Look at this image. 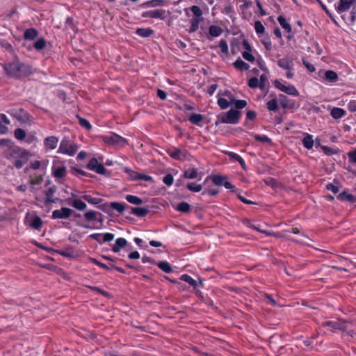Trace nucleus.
I'll return each mask as SVG.
<instances>
[{
  "label": "nucleus",
  "instance_id": "79ce46f5",
  "mask_svg": "<svg viewBox=\"0 0 356 356\" xmlns=\"http://www.w3.org/2000/svg\"><path fill=\"white\" fill-rule=\"evenodd\" d=\"M158 267L163 272L169 273L172 271V268L168 261H160L157 264Z\"/></svg>",
  "mask_w": 356,
  "mask_h": 356
},
{
  "label": "nucleus",
  "instance_id": "5fc2aeb1",
  "mask_svg": "<svg viewBox=\"0 0 356 356\" xmlns=\"http://www.w3.org/2000/svg\"><path fill=\"white\" fill-rule=\"evenodd\" d=\"M191 10L193 12L194 15H195L196 18H202V11L201 8L197 6H193L191 7Z\"/></svg>",
  "mask_w": 356,
  "mask_h": 356
},
{
  "label": "nucleus",
  "instance_id": "774afa93",
  "mask_svg": "<svg viewBox=\"0 0 356 356\" xmlns=\"http://www.w3.org/2000/svg\"><path fill=\"white\" fill-rule=\"evenodd\" d=\"M257 113L254 111H248L246 113V118L248 120H253L256 118Z\"/></svg>",
  "mask_w": 356,
  "mask_h": 356
},
{
  "label": "nucleus",
  "instance_id": "4c0bfd02",
  "mask_svg": "<svg viewBox=\"0 0 356 356\" xmlns=\"http://www.w3.org/2000/svg\"><path fill=\"white\" fill-rule=\"evenodd\" d=\"M277 21L279 22L282 27L284 29H285L288 33H290L291 31V25L288 22H286L285 18L283 16H279L277 17Z\"/></svg>",
  "mask_w": 356,
  "mask_h": 356
},
{
  "label": "nucleus",
  "instance_id": "2eb2a0df",
  "mask_svg": "<svg viewBox=\"0 0 356 356\" xmlns=\"http://www.w3.org/2000/svg\"><path fill=\"white\" fill-rule=\"evenodd\" d=\"M66 202L69 205L79 211H84L87 208L86 204L79 198H67Z\"/></svg>",
  "mask_w": 356,
  "mask_h": 356
},
{
  "label": "nucleus",
  "instance_id": "4d7b16f0",
  "mask_svg": "<svg viewBox=\"0 0 356 356\" xmlns=\"http://www.w3.org/2000/svg\"><path fill=\"white\" fill-rule=\"evenodd\" d=\"M173 176L171 174L166 175L163 179V183L168 186L173 184Z\"/></svg>",
  "mask_w": 356,
  "mask_h": 356
},
{
  "label": "nucleus",
  "instance_id": "09e8293b",
  "mask_svg": "<svg viewBox=\"0 0 356 356\" xmlns=\"http://www.w3.org/2000/svg\"><path fill=\"white\" fill-rule=\"evenodd\" d=\"M42 224V221L39 216H35L31 225L35 229H40Z\"/></svg>",
  "mask_w": 356,
  "mask_h": 356
},
{
  "label": "nucleus",
  "instance_id": "c85d7f7f",
  "mask_svg": "<svg viewBox=\"0 0 356 356\" xmlns=\"http://www.w3.org/2000/svg\"><path fill=\"white\" fill-rule=\"evenodd\" d=\"M330 114L333 118L339 119L346 115V111L340 108H334L332 109Z\"/></svg>",
  "mask_w": 356,
  "mask_h": 356
},
{
  "label": "nucleus",
  "instance_id": "6e6d98bb",
  "mask_svg": "<svg viewBox=\"0 0 356 356\" xmlns=\"http://www.w3.org/2000/svg\"><path fill=\"white\" fill-rule=\"evenodd\" d=\"M254 29L257 33L259 34L264 33L265 31V28L260 21H256L254 22Z\"/></svg>",
  "mask_w": 356,
  "mask_h": 356
},
{
  "label": "nucleus",
  "instance_id": "3c124183",
  "mask_svg": "<svg viewBox=\"0 0 356 356\" xmlns=\"http://www.w3.org/2000/svg\"><path fill=\"white\" fill-rule=\"evenodd\" d=\"M234 103L235 104V107L237 109L243 108L247 105V102L245 100H235L233 99L231 100V104H234Z\"/></svg>",
  "mask_w": 356,
  "mask_h": 356
},
{
  "label": "nucleus",
  "instance_id": "4468645a",
  "mask_svg": "<svg viewBox=\"0 0 356 356\" xmlns=\"http://www.w3.org/2000/svg\"><path fill=\"white\" fill-rule=\"evenodd\" d=\"M347 321L340 320L338 321H326L323 325L324 326H330L335 330L345 331L347 329Z\"/></svg>",
  "mask_w": 356,
  "mask_h": 356
},
{
  "label": "nucleus",
  "instance_id": "ddd939ff",
  "mask_svg": "<svg viewBox=\"0 0 356 356\" xmlns=\"http://www.w3.org/2000/svg\"><path fill=\"white\" fill-rule=\"evenodd\" d=\"M102 236V234H92L89 236V237L93 240L97 241L100 244L104 242H109L114 239V234L111 233H106L103 235V239L101 238Z\"/></svg>",
  "mask_w": 356,
  "mask_h": 356
},
{
  "label": "nucleus",
  "instance_id": "49530a36",
  "mask_svg": "<svg viewBox=\"0 0 356 356\" xmlns=\"http://www.w3.org/2000/svg\"><path fill=\"white\" fill-rule=\"evenodd\" d=\"M26 131L21 128H17L15 130L14 136L17 140H24L26 137Z\"/></svg>",
  "mask_w": 356,
  "mask_h": 356
},
{
  "label": "nucleus",
  "instance_id": "7c9ffc66",
  "mask_svg": "<svg viewBox=\"0 0 356 356\" xmlns=\"http://www.w3.org/2000/svg\"><path fill=\"white\" fill-rule=\"evenodd\" d=\"M234 65L236 69L240 70H248L250 68L249 65L240 58H238L234 63Z\"/></svg>",
  "mask_w": 356,
  "mask_h": 356
},
{
  "label": "nucleus",
  "instance_id": "37998d69",
  "mask_svg": "<svg viewBox=\"0 0 356 356\" xmlns=\"http://www.w3.org/2000/svg\"><path fill=\"white\" fill-rule=\"evenodd\" d=\"M226 179L227 177L218 175H214L212 177V181L216 186H222Z\"/></svg>",
  "mask_w": 356,
  "mask_h": 356
},
{
  "label": "nucleus",
  "instance_id": "20e7f679",
  "mask_svg": "<svg viewBox=\"0 0 356 356\" xmlns=\"http://www.w3.org/2000/svg\"><path fill=\"white\" fill-rule=\"evenodd\" d=\"M78 148L79 147L77 145L71 143L66 138H64L60 142L58 152L67 154L69 156H73L78 150Z\"/></svg>",
  "mask_w": 356,
  "mask_h": 356
},
{
  "label": "nucleus",
  "instance_id": "c756f323",
  "mask_svg": "<svg viewBox=\"0 0 356 356\" xmlns=\"http://www.w3.org/2000/svg\"><path fill=\"white\" fill-rule=\"evenodd\" d=\"M202 18H193L191 20V26L188 30L189 33L195 32L199 28V24L202 21Z\"/></svg>",
  "mask_w": 356,
  "mask_h": 356
},
{
  "label": "nucleus",
  "instance_id": "7ed1b4c3",
  "mask_svg": "<svg viewBox=\"0 0 356 356\" xmlns=\"http://www.w3.org/2000/svg\"><path fill=\"white\" fill-rule=\"evenodd\" d=\"M241 113L237 110L230 109L226 113H221L217 115L216 125L220 123L236 124L238 122Z\"/></svg>",
  "mask_w": 356,
  "mask_h": 356
},
{
  "label": "nucleus",
  "instance_id": "69168bd1",
  "mask_svg": "<svg viewBox=\"0 0 356 356\" xmlns=\"http://www.w3.org/2000/svg\"><path fill=\"white\" fill-rule=\"evenodd\" d=\"M326 188L328 191H331L334 193H337L339 192V188L338 186L334 185L333 184H328L326 186Z\"/></svg>",
  "mask_w": 356,
  "mask_h": 356
},
{
  "label": "nucleus",
  "instance_id": "9b49d317",
  "mask_svg": "<svg viewBox=\"0 0 356 356\" xmlns=\"http://www.w3.org/2000/svg\"><path fill=\"white\" fill-rule=\"evenodd\" d=\"M165 10H152L143 12L141 16L144 18H153L164 19Z\"/></svg>",
  "mask_w": 356,
  "mask_h": 356
},
{
  "label": "nucleus",
  "instance_id": "864d4df0",
  "mask_svg": "<svg viewBox=\"0 0 356 356\" xmlns=\"http://www.w3.org/2000/svg\"><path fill=\"white\" fill-rule=\"evenodd\" d=\"M77 118L79 119V124L84 128H86L87 130H89L92 128L91 124L90 122L85 118H83L79 115H77Z\"/></svg>",
  "mask_w": 356,
  "mask_h": 356
},
{
  "label": "nucleus",
  "instance_id": "8fccbe9b",
  "mask_svg": "<svg viewBox=\"0 0 356 356\" xmlns=\"http://www.w3.org/2000/svg\"><path fill=\"white\" fill-rule=\"evenodd\" d=\"M267 108L269 111H277L278 106H277V101L275 99H273L267 102L266 104Z\"/></svg>",
  "mask_w": 356,
  "mask_h": 356
},
{
  "label": "nucleus",
  "instance_id": "b1692460",
  "mask_svg": "<svg viewBox=\"0 0 356 356\" xmlns=\"http://www.w3.org/2000/svg\"><path fill=\"white\" fill-rule=\"evenodd\" d=\"M38 31L35 29H28L24 31V38L25 40H33L38 36Z\"/></svg>",
  "mask_w": 356,
  "mask_h": 356
},
{
  "label": "nucleus",
  "instance_id": "603ef678",
  "mask_svg": "<svg viewBox=\"0 0 356 356\" xmlns=\"http://www.w3.org/2000/svg\"><path fill=\"white\" fill-rule=\"evenodd\" d=\"M218 104L220 107V108L226 109L232 104H231V102L229 103L226 99L220 97L218 99Z\"/></svg>",
  "mask_w": 356,
  "mask_h": 356
},
{
  "label": "nucleus",
  "instance_id": "e433bc0d",
  "mask_svg": "<svg viewBox=\"0 0 356 356\" xmlns=\"http://www.w3.org/2000/svg\"><path fill=\"white\" fill-rule=\"evenodd\" d=\"M302 144L304 147L308 149H310L313 147L314 140L312 136L310 135H307L302 139Z\"/></svg>",
  "mask_w": 356,
  "mask_h": 356
},
{
  "label": "nucleus",
  "instance_id": "cd10ccee",
  "mask_svg": "<svg viewBox=\"0 0 356 356\" xmlns=\"http://www.w3.org/2000/svg\"><path fill=\"white\" fill-rule=\"evenodd\" d=\"M125 199L129 203L136 204V205H140L145 202V201H143L140 197L135 196V195H126Z\"/></svg>",
  "mask_w": 356,
  "mask_h": 356
},
{
  "label": "nucleus",
  "instance_id": "393cba45",
  "mask_svg": "<svg viewBox=\"0 0 356 356\" xmlns=\"http://www.w3.org/2000/svg\"><path fill=\"white\" fill-rule=\"evenodd\" d=\"M98 215H100V213L98 211L90 210L85 212L83 216L86 221L92 222L97 220Z\"/></svg>",
  "mask_w": 356,
  "mask_h": 356
},
{
  "label": "nucleus",
  "instance_id": "1a4fd4ad",
  "mask_svg": "<svg viewBox=\"0 0 356 356\" xmlns=\"http://www.w3.org/2000/svg\"><path fill=\"white\" fill-rule=\"evenodd\" d=\"M275 86L280 89L281 91L286 92L288 95L293 96H298L299 92L297 89L292 85L286 86L281 83L279 81L276 80L274 82Z\"/></svg>",
  "mask_w": 356,
  "mask_h": 356
},
{
  "label": "nucleus",
  "instance_id": "a878e982",
  "mask_svg": "<svg viewBox=\"0 0 356 356\" xmlns=\"http://www.w3.org/2000/svg\"><path fill=\"white\" fill-rule=\"evenodd\" d=\"M325 79L329 82L334 83L338 81V75L334 71L327 70L325 72Z\"/></svg>",
  "mask_w": 356,
  "mask_h": 356
},
{
  "label": "nucleus",
  "instance_id": "bf43d9fd",
  "mask_svg": "<svg viewBox=\"0 0 356 356\" xmlns=\"http://www.w3.org/2000/svg\"><path fill=\"white\" fill-rule=\"evenodd\" d=\"M248 86L252 88L259 87V79L256 77L251 78L248 81Z\"/></svg>",
  "mask_w": 356,
  "mask_h": 356
},
{
  "label": "nucleus",
  "instance_id": "338daca9",
  "mask_svg": "<svg viewBox=\"0 0 356 356\" xmlns=\"http://www.w3.org/2000/svg\"><path fill=\"white\" fill-rule=\"evenodd\" d=\"M348 156L350 162L356 163V149L348 152Z\"/></svg>",
  "mask_w": 356,
  "mask_h": 356
},
{
  "label": "nucleus",
  "instance_id": "c03bdc74",
  "mask_svg": "<svg viewBox=\"0 0 356 356\" xmlns=\"http://www.w3.org/2000/svg\"><path fill=\"white\" fill-rule=\"evenodd\" d=\"M82 198L87 201L88 203L92 204H98L102 202V200L97 197H92L90 195H84L82 196Z\"/></svg>",
  "mask_w": 356,
  "mask_h": 356
},
{
  "label": "nucleus",
  "instance_id": "473e14b6",
  "mask_svg": "<svg viewBox=\"0 0 356 356\" xmlns=\"http://www.w3.org/2000/svg\"><path fill=\"white\" fill-rule=\"evenodd\" d=\"M154 31L149 28L144 29L140 28L136 30V33L143 38H147L153 34Z\"/></svg>",
  "mask_w": 356,
  "mask_h": 356
},
{
  "label": "nucleus",
  "instance_id": "680f3d73",
  "mask_svg": "<svg viewBox=\"0 0 356 356\" xmlns=\"http://www.w3.org/2000/svg\"><path fill=\"white\" fill-rule=\"evenodd\" d=\"M13 145L14 143L10 139L3 138L0 140V146H6L7 148H9V147Z\"/></svg>",
  "mask_w": 356,
  "mask_h": 356
},
{
  "label": "nucleus",
  "instance_id": "9d476101",
  "mask_svg": "<svg viewBox=\"0 0 356 356\" xmlns=\"http://www.w3.org/2000/svg\"><path fill=\"white\" fill-rule=\"evenodd\" d=\"M14 117L21 124H29L30 125L32 122L31 116L22 109H20L17 112Z\"/></svg>",
  "mask_w": 356,
  "mask_h": 356
},
{
  "label": "nucleus",
  "instance_id": "a19ab883",
  "mask_svg": "<svg viewBox=\"0 0 356 356\" xmlns=\"http://www.w3.org/2000/svg\"><path fill=\"white\" fill-rule=\"evenodd\" d=\"M111 209L116 210L119 213H122L125 209V205L118 202H112L110 203Z\"/></svg>",
  "mask_w": 356,
  "mask_h": 356
},
{
  "label": "nucleus",
  "instance_id": "ea45409f",
  "mask_svg": "<svg viewBox=\"0 0 356 356\" xmlns=\"http://www.w3.org/2000/svg\"><path fill=\"white\" fill-rule=\"evenodd\" d=\"M124 172L127 174L129 176V178L131 180H136L139 179L140 174H138L136 172H134V170H131L130 168L125 167L124 168Z\"/></svg>",
  "mask_w": 356,
  "mask_h": 356
},
{
  "label": "nucleus",
  "instance_id": "f8f14e48",
  "mask_svg": "<svg viewBox=\"0 0 356 356\" xmlns=\"http://www.w3.org/2000/svg\"><path fill=\"white\" fill-rule=\"evenodd\" d=\"M52 175L56 179L63 178L67 172L66 167L64 165H57L55 162L51 168Z\"/></svg>",
  "mask_w": 356,
  "mask_h": 356
},
{
  "label": "nucleus",
  "instance_id": "0eeeda50",
  "mask_svg": "<svg viewBox=\"0 0 356 356\" xmlns=\"http://www.w3.org/2000/svg\"><path fill=\"white\" fill-rule=\"evenodd\" d=\"M87 168L100 175H104L106 172V169L104 165L99 163L97 159L95 158H92L89 161L87 165Z\"/></svg>",
  "mask_w": 356,
  "mask_h": 356
},
{
  "label": "nucleus",
  "instance_id": "0e129e2a",
  "mask_svg": "<svg viewBox=\"0 0 356 356\" xmlns=\"http://www.w3.org/2000/svg\"><path fill=\"white\" fill-rule=\"evenodd\" d=\"M242 56L244 59L249 62H253L254 60V57L250 54V51H243Z\"/></svg>",
  "mask_w": 356,
  "mask_h": 356
},
{
  "label": "nucleus",
  "instance_id": "bb28decb",
  "mask_svg": "<svg viewBox=\"0 0 356 356\" xmlns=\"http://www.w3.org/2000/svg\"><path fill=\"white\" fill-rule=\"evenodd\" d=\"M337 199H339V200H341V201L347 200L350 202H355L356 201V198L355 196L346 193V191L341 193L337 196Z\"/></svg>",
  "mask_w": 356,
  "mask_h": 356
},
{
  "label": "nucleus",
  "instance_id": "f704fd0d",
  "mask_svg": "<svg viewBox=\"0 0 356 356\" xmlns=\"http://www.w3.org/2000/svg\"><path fill=\"white\" fill-rule=\"evenodd\" d=\"M222 29L218 26L211 25L209 27V34L212 37H218V36L222 34Z\"/></svg>",
  "mask_w": 356,
  "mask_h": 356
},
{
  "label": "nucleus",
  "instance_id": "a18cd8bd",
  "mask_svg": "<svg viewBox=\"0 0 356 356\" xmlns=\"http://www.w3.org/2000/svg\"><path fill=\"white\" fill-rule=\"evenodd\" d=\"M46 46V41L43 38H40L37 41H35L33 44V47L38 50L40 51L43 49Z\"/></svg>",
  "mask_w": 356,
  "mask_h": 356
},
{
  "label": "nucleus",
  "instance_id": "f03ea898",
  "mask_svg": "<svg viewBox=\"0 0 356 356\" xmlns=\"http://www.w3.org/2000/svg\"><path fill=\"white\" fill-rule=\"evenodd\" d=\"M4 156L10 160L16 168H21L29 159V152L15 145L9 147L4 152Z\"/></svg>",
  "mask_w": 356,
  "mask_h": 356
},
{
  "label": "nucleus",
  "instance_id": "6e6552de",
  "mask_svg": "<svg viewBox=\"0 0 356 356\" xmlns=\"http://www.w3.org/2000/svg\"><path fill=\"white\" fill-rule=\"evenodd\" d=\"M73 213V210L67 207H62L60 209L54 210L52 212L53 219H67L69 218Z\"/></svg>",
  "mask_w": 356,
  "mask_h": 356
},
{
  "label": "nucleus",
  "instance_id": "2f4dec72",
  "mask_svg": "<svg viewBox=\"0 0 356 356\" xmlns=\"http://www.w3.org/2000/svg\"><path fill=\"white\" fill-rule=\"evenodd\" d=\"M175 209L178 211L188 213L191 210V205L186 202H181L177 205Z\"/></svg>",
  "mask_w": 356,
  "mask_h": 356
},
{
  "label": "nucleus",
  "instance_id": "c9c22d12",
  "mask_svg": "<svg viewBox=\"0 0 356 356\" xmlns=\"http://www.w3.org/2000/svg\"><path fill=\"white\" fill-rule=\"evenodd\" d=\"M203 120V115L197 113H193L189 118V121L196 125H200V123Z\"/></svg>",
  "mask_w": 356,
  "mask_h": 356
},
{
  "label": "nucleus",
  "instance_id": "a211bd4d",
  "mask_svg": "<svg viewBox=\"0 0 356 356\" xmlns=\"http://www.w3.org/2000/svg\"><path fill=\"white\" fill-rule=\"evenodd\" d=\"M58 142V139L56 136L47 137L44 140L45 147L51 149H54L57 147Z\"/></svg>",
  "mask_w": 356,
  "mask_h": 356
},
{
  "label": "nucleus",
  "instance_id": "de8ad7c7",
  "mask_svg": "<svg viewBox=\"0 0 356 356\" xmlns=\"http://www.w3.org/2000/svg\"><path fill=\"white\" fill-rule=\"evenodd\" d=\"M186 187L189 191L196 193L200 192L202 189L201 184H196L195 183H188Z\"/></svg>",
  "mask_w": 356,
  "mask_h": 356
},
{
  "label": "nucleus",
  "instance_id": "dca6fc26",
  "mask_svg": "<svg viewBox=\"0 0 356 356\" xmlns=\"http://www.w3.org/2000/svg\"><path fill=\"white\" fill-rule=\"evenodd\" d=\"M56 187L55 186H53L50 187L49 188H48L45 191V195L47 196V198L44 200V203H46V204L54 203L56 200H59L58 198H56V199L53 198V195H54V193L56 192ZM60 201L62 202L63 200H60Z\"/></svg>",
  "mask_w": 356,
  "mask_h": 356
},
{
  "label": "nucleus",
  "instance_id": "58836bf2",
  "mask_svg": "<svg viewBox=\"0 0 356 356\" xmlns=\"http://www.w3.org/2000/svg\"><path fill=\"white\" fill-rule=\"evenodd\" d=\"M181 280L188 283L190 285L193 286L194 288H197L198 286L197 282L193 279L190 275H182L181 276Z\"/></svg>",
  "mask_w": 356,
  "mask_h": 356
},
{
  "label": "nucleus",
  "instance_id": "13d9d810",
  "mask_svg": "<svg viewBox=\"0 0 356 356\" xmlns=\"http://www.w3.org/2000/svg\"><path fill=\"white\" fill-rule=\"evenodd\" d=\"M254 138L257 141H260V142H262V143H270L271 142V140L266 136H260V135H257V134H255L254 135Z\"/></svg>",
  "mask_w": 356,
  "mask_h": 356
},
{
  "label": "nucleus",
  "instance_id": "4be33fe9",
  "mask_svg": "<svg viewBox=\"0 0 356 356\" xmlns=\"http://www.w3.org/2000/svg\"><path fill=\"white\" fill-rule=\"evenodd\" d=\"M127 240L124 238H118L115 241V243L112 247V250L114 252H118L121 248H123L127 245Z\"/></svg>",
  "mask_w": 356,
  "mask_h": 356
},
{
  "label": "nucleus",
  "instance_id": "423d86ee",
  "mask_svg": "<svg viewBox=\"0 0 356 356\" xmlns=\"http://www.w3.org/2000/svg\"><path fill=\"white\" fill-rule=\"evenodd\" d=\"M104 140L106 143L118 147H123L127 143L125 138L113 133L104 136Z\"/></svg>",
  "mask_w": 356,
  "mask_h": 356
},
{
  "label": "nucleus",
  "instance_id": "052dcab7",
  "mask_svg": "<svg viewBox=\"0 0 356 356\" xmlns=\"http://www.w3.org/2000/svg\"><path fill=\"white\" fill-rule=\"evenodd\" d=\"M43 180V177L42 175L35 176V177L31 179L30 184L31 185H38L41 184Z\"/></svg>",
  "mask_w": 356,
  "mask_h": 356
},
{
  "label": "nucleus",
  "instance_id": "f257e3e1",
  "mask_svg": "<svg viewBox=\"0 0 356 356\" xmlns=\"http://www.w3.org/2000/svg\"><path fill=\"white\" fill-rule=\"evenodd\" d=\"M3 67L8 76L17 79L27 76L32 73L30 65L20 62L18 59L4 63Z\"/></svg>",
  "mask_w": 356,
  "mask_h": 356
},
{
  "label": "nucleus",
  "instance_id": "aec40b11",
  "mask_svg": "<svg viewBox=\"0 0 356 356\" xmlns=\"http://www.w3.org/2000/svg\"><path fill=\"white\" fill-rule=\"evenodd\" d=\"M149 209L145 207H133L130 212L131 214L135 215L138 217H144L149 213Z\"/></svg>",
  "mask_w": 356,
  "mask_h": 356
},
{
  "label": "nucleus",
  "instance_id": "6ab92c4d",
  "mask_svg": "<svg viewBox=\"0 0 356 356\" xmlns=\"http://www.w3.org/2000/svg\"><path fill=\"white\" fill-rule=\"evenodd\" d=\"M279 101L284 108H292L294 106V102L289 99L286 95H280Z\"/></svg>",
  "mask_w": 356,
  "mask_h": 356
},
{
  "label": "nucleus",
  "instance_id": "72a5a7b5",
  "mask_svg": "<svg viewBox=\"0 0 356 356\" xmlns=\"http://www.w3.org/2000/svg\"><path fill=\"white\" fill-rule=\"evenodd\" d=\"M184 176L186 179H195L198 176V172L195 168L188 169L184 171Z\"/></svg>",
  "mask_w": 356,
  "mask_h": 356
},
{
  "label": "nucleus",
  "instance_id": "f3484780",
  "mask_svg": "<svg viewBox=\"0 0 356 356\" xmlns=\"http://www.w3.org/2000/svg\"><path fill=\"white\" fill-rule=\"evenodd\" d=\"M354 1L355 0H340L337 7L338 13H342L349 10Z\"/></svg>",
  "mask_w": 356,
  "mask_h": 356
},
{
  "label": "nucleus",
  "instance_id": "e2e57ef3",
  "mask_svg": "<svg viewBox=\"0 0 356 356\" xmlns=\"http://www.w3.org/2000/svg\"><path fill=\"white\" fill-rule=\"evenodd\" d=\"M219 47L222 53L227 54L228 52V45L226 40H221L219 42Z\"/></svg>",
  "mask_w": 356,
  "mask_h": 356
},
{
  "label": "nucleus",
  "instance_id": "39448f33",
  "mask_svg": "<svg viewBox=\"0 0 356 356\" xmlns=\"http://www.w3.org/2000/svg\"><path fill=\"white\" fill-rule=\"evenodd\" d=\"M277 65L280 67H282L284 70H286L287 71L286 72V77L288 79H292L293 77V75H294L293 65H294V64H293V61L292 59H291L288 57L282 58L277 61Z\"/></svg>",
  "mask_w": 356,
  "mask_h": 356
},
{
  "label": "nucleus",
  "instance_id": "5701e85b",
  "mask_svg": "<svg viewBox=\"0 0 356 356\" xmlns=\"http://www.w3.org/2000/svg\"><path fill=\"white\" fill-rule=\"evenodd\" d=\"M165 3L164 0H150L148 1H146L145 3H143L140 4V7L142 8H149V7H156V6H163Z\"/></svg>",
  "mask_w": 356,
  "mask_h": 356
},
{
  "label": "nucleus",
  "instance_id": "412c9836",
  "mask_svg": "<svg viewBox=\"0 0 356 356\" xmlns=\"http://www.w3.org/2000/svg\"><path fill=\"white\" fill-rule=\"evenodd\" d=\"M169 155L173 159L181 160L185 157L186 154L179 149L172 148L168 151Z\"/></svg>",
  "mask_w": 356,
  "mask_h": 356
}]
</instances>
